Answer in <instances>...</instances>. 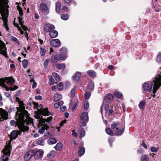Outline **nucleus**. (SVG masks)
<instances>
[{
    "mask_svg": "<svg viewBox=\"0 0 161 161\" xmlns=\"http://www.w3.org/2000/svg\"><path fill=\"white\" fill-rule=\"evenodd\" d=\"M50 113L47 108H44L36 116V118L39 119V126H42V128L38 130V132L41 134H43L45 130H47L49 128L48 125L49 122L52 120V118L51 117H47V119L41 118V116H48L50 115Z\"/></svg>",
    "mask_w": 161,
    "mask_h": 161,
    "instance_id": "obj_1",
    "label": "nucleus"
},
{
    "mask_svg": "<svg viewBox=\"0 0 161 161\" xmlns=\"http://www.w3.org/2000/svg\"><path fill=\"white\" fill-rule=\"evenodd\" d=\"M8 2V0H0V13L3 20V25L7 31L9 30L7 19L8 15V8H9Z\"/></svg>",
    "mask_w": 161,
    "mask_h": 161,
    "instance_id": "obj_2",
    "label": "nucleus"
},
{
    "mask_svg": "<svg viewBox=\"0 0 161 161\" xmlns=\"http://www.w3.org/2000/svg\"><path fill=\"white\" fill-rule=\"evenodd\" d=\"M33 119L31 118H28L27 120L25 119V114H23V117L21 118L20 121H18L17 125L19 129V131L23 133L27 132L29 129V127L28 126L30 124H33Z\"/></svg>",
    "mask_w": 161,
    "mask_h": 161,
    "instance_id": "obj_3",
    "label": "nucleus"
},
{
    "mask_svg": "<svg viewBox=\"0 0 161 161\" xmlns=\"http://www.w3.org/2000/svg\"><path fill=\"white\" fill-rule=\"evenodd\" d=\"M14 82L15 80L11 77H6L5 78H0V86L4 88L7 91H8L9 89L11 91L17 89L18 87L17 86H15L14 87H8L5 84V83L6 82L7 84H10V85L13 86Z\"/></svg>",
    "mask_w": 161,
    "mask_h": 161,
    "instance_id": "obj_4",
    "label": "nucleus"
},
{
    "mask_svg": "<svg viewBox=\"0 0 161 161\" xmlns=\"http://www.w3.org/2000/svg\"><path fill=\"white\" fill-rule=\"evenodd\" d=\"M161 86V72H159L151 82L150 87L148 89V91L150 92H151L153 87V93H155Z\"/></svg>",
    "mask_w": 161,
    "mask_h": 161,
    "instance_id": "obj_5",
    "label": "nucleus"
},
{
    "mask_svg": "<svg viewBox=\"0 0 161 161\" xmlns=\"http://www.w3.org/2000/svg\"><path fill=\"white\" fill-rule=\"evenodd\" d=\"M111 127L112 129L114 130L115 134L117 135H121L124 132V127L118 122L113 124L111 125Z\"/></svg>",
    "mask_w": 161,
    "mask_h": 161,
    "instance_id": "obj_6",
    "label": "nucleus"
},
{
    "mask_svg": "<svg viewBox=\"0 0 161 161\" xmlns=\"http://www.w3.org/2000/svg\"><path fill=\"white\" fill-rule=\"evenodd\" d=\"M11 146L10 144L7 145L3 151V155L1 157V159L3 161H7L8 159V157L10 155L11 150Z\"/></svg>",
    "mask_w": 161,
    "mask_h": 161,
    "instance_id": "obj_7",
    "label": "nucleus"
},
{
    "mask_svg": "<svg viewBox=\"0 0 161 161\" xmlns=\"http://www.w3.org/2000/svg\"><path fill=\"white\" fill-rule=\"evenodd\" d=\"M67 58L66 55H63V54L53 55L51 58V62L52 63H55L60 60H64Z\"/></svg>",
    "mask_w": 161,
    "mask_h": 161,
    "instance_id": "obj_8",
    "label": "nucleus"
},
{
    "mask_svg": "<svg viewBox=\"0 0 161 161\" xmlns=\"http://www.w3.org/2000/svg\"><path fill=\"white\" fill-rule=\"evenodd\" d=\"M4 43L0 40V53L2 54L5 57L8 58L7 49Z\"/></svg>",
    "mask_w": 161,
    "mask_h": 161,
    "instance_id": "obj_9",
    "label": "nucleus"
},
{
    "mask_svg": "<svg viewBox=\"0 0 161 161\" xmlns=\"http://www.w3.org/2000/svg\"><path fill=\"white\" fill-rule=\"evenodd\" d=\"M8 113L2 108H0V121H2L4 120H6L8 119Z\"/></svg>",
    "mask_w": 161,
    "mask_h": 161,
    "instance_id": "obj_10",
    "label": "nucleus"
},
{
    "mask_svg": "<svg viewBox=\"0 0 161 161\" xmlns=\"http://www.w3.org/2000/svg\"><path fill=\"white\" fill-rule=\"evenodd\" d=\"M23 114L22 113L19 115H16V119L17 121L16 122L14 120H11L10 122L11 125L12 126H17V123L18 121H20L21 118L23 117Z\"/></svg>",
    "mask_w": 161,
    "mask_h": 161,
    "instance_id": "obj_11",
    "label": "nucleus"
},
{
    "mask_svg": "<svg viewBox=\"0 0 161 161\" xmlns=\"http://www.w3.org/2000/svg\"><path fill=\"white\" fill-rule=\"evenodd\" d=\"M55 29L54 26L50 24H47L44 26V30L46 32H50Z\"/></svg>",
    "mask_w": 161,
    "mask_h": 161,
    "instance_id": "obj_12",
    "label": "nucleus"
},
{
    "mask_svg": "<svg viewBox=\"0 0 161 161\" xmlns=\"http://www.w3.org/2000/svg\"><path fill=\"white\" fill-rule=\"evenodd\" d=\"M40 9L45 15L49 13V9L47 6L43 3H41L40 5Z\"/></svg>",
    "mask_w": 161,
    "mask_h": 161,
    "instance_id": "obj_13",
    "label": "nucleus"
},
{
    "mask_svg": "<svg viewBox=\"0 0 161 161\" xmlns=\"http://www.w3.org/2000/svg\"><path fill=\"white\" fill-rule=\"evenodd\" d=\"M19 135H21V132L19 131L18 130H14L11 133L10 138L11 140L15 139Z\"/></svg>",
    "mask_w": 161,
    "mask_h": 161,
    "instance_id": "obj_14",
    "label": "nucleus"
},
{
    "mask_svg": "<svg viewBox=\"0 0 161 161\" xmlns=\"http://www.w3.org/2000/svg\"><path fill=\"white\" fill-rule=\"evenodd\" d=\"M19 104L20 108L19 107H17V110L18 112H21V113L19 114H18L17 113L16 115H19L22 113L25 115V114L23 112V111H25V108L23 102L22 101H20L19 103Z\"/></svg>",
    "mask_w": 161,
    "mask_h": 161,
    "instance_id": "obj_15",
    "label": "nucleus"
},
{
    "mask_svg": "<svg viewBox=\"0 0 161 161\" xmlns=\"http://www.w3.org/2000/svg\"><path fill=\"white\" fill-rule=\"evenodd\" d=\"M34 152L33 150H31L26 153L24 158L26 160H28L30 159L33 156Z\"/></svg>",
    "mask_w": 161,
    "mask_h": 161,
    "instance_id": "obj_16",
    "label": "nucleus"
},
{
    "mask_svg": "<svg viewBox=\"0 0 161 161\" xmlns=\"http://www.w3.org/2000/svg\"><path fill=\"white\" fill-rule=\"evenodd\" d=\"M80 119L83 121L87 122L88 120V113L86 112H83L82 113L80 116Z\"/></svg>",
    "mask_w": 161,
    "mask_h": 161,
    "instance_id": "obj_17",
    "label": "nucleus"
},
{
    "mask_svg": "<svg viewBox=\"0 0 161 161\" xmlns=\"http://www.w3.org/2000/svg\"><path fill=\"white\" fill-rule=\"evenodd\" d=\"M43 152L41 150H38L34 153L33 156L35 158L38 159L41 158L43 155Z\"/></svg>",
    "mask_w": 161,
    "mask_h": 161,
    "instance_id": "obj_18",
    "label": "nucleus"
},
{
    "mask_svg": "<svg viewBox=\"0 0 161 161\" xmlns=\"http://www.w3.org/2000/svg\"><path fill=\"white\" fill-rule=\"evenodd\" d=\"M60 42L58 39H53L51 41V44L54 47H57L60 44Z\"/></svg>",
    "mask_w": 161,
    "mask_h": 161,
    "instance_id": "obj_19",
    "label": "nucleus"
},
{
    "mask_svg": "<svg viewBox=\"0 0 161 161\" xmlns=\"http://www.w3.org/2000/svg\"><path fill=\"white\" fill-rule=\"evenodd\" d=\"M22 17H19L18 19L19 22L21 25V27L24 30L26 31L28 30V28L26 26L24 25H23L24 21L22 20Z\"/></svg>",
    "mask_w": 161,
    "mask_h": 161,
    "instance_id": "obj_20",
    "label": "nucleus"
},
{
    "mask_svg": "<svg viewBox=\"0 0 161 161\" xmlns=\"http://www.w3.org/2000/svg\"><path fill=\"white\" fill-rule=\"evenodd\" d=\"M53 98L54 101L57 102L62 99V96L60 94L56 93L54 95Z\"/></svg>",
    "mask_w": 161,
    "mask_h": 161,
    "instance_id": "obj_21",
    "label": "nucleus"
},
{
    "mask_svg": "<svg viewBox=\"0 0 161 161\" xmlns=\"http://www.w3.org/2000/svg\"><path fill=\"white\" fill-rule=\"evenodd\" d=\"M49 33L50 36L52 38L56 37L58 34V32L55 30H52Z\"/></svg>",
    "mask_w": 161,
    "mask_h": 161,
    "instance_id": "obj_22",
    "label": "nucleus"
},
{
    "mask_svg": "<svg viewBox=\"0 0 161 161\" xmlns=\"http://www.w3.org/2000/svg\"><path fill=\"white\" fill-rule=\"evenodd\" d=\"M57 142L56 139L54 138H51L47 140L48 143L49 145H52Z\"/></svg>",
    "mask_w": 161,
    "mask_h": 161,
    "instance_id": "obj_23",
    "label": "nucleus"
},
{
    "mask_svg": "<svg viewBox=\"0 0 161 161\" xmlns=\"http://www.w3.org/2000/svg\"><path fill=\"white\" fill-rule=\"evenodd\" d=\"M113 98L112 95L111 94H108L107 95H106L105 97V99L106 101L108 102L112 100Z\"/></svg>",
    "mask_w": 161,
    "mask_h": 161,
    "instance_id": "obj_24",
    "label": "nucleus"
},
{
    "mask_svg": "<svg viewBox=\"0 0 161 161\" xmlns=\"http://www.w3.org/2000/svg\"><path fill=\"white\" fill-rule=\"evenodd\" d=\"M78 155L80 156L83 155L85 152V148L84 147H80L78 149Z\"/></svg>",
    "mask_w": 161,
    "mask_h": 161,
    "instance_id": "obj_25",
    "label": "nucleus"
},
{
    "mask_svg": "<svg viewBox=\"0 0 161 161\" xmlns=\"http://www.w3.org/2000/svg\"><path fill=\"white\" fill-rule=\"evenodd\" d=\"M81 75V73L80 72H77L73 76V78L75 80H78L79 79Z\"/></svg>",
    "mask_w": 161,
    "mask_h": 161,
    "instance_id": "obj_26",
    "label": "nucleus"
},
{
    "mask_svg": "<svg viewBox=\"0 0 161 161\" xmlns=\"http://www.w3.org/2000/svg\"><path fill=\"white\" fill-rule=\"evenodd\" d=\"M63 146L62 143H58L54 147V148L57 151H59L62 149Z\"/></svg>",
    "mask_w": 161,
    "mask_h": 161,
    "instance_id": "obj_27",
    "label": "nucleus"
},
{
    "mask_svg": "<svg viewBox=\"0 0 161 161\" xmlns=\"http://www.w3.org/2000/svg\"><path fill=\"white\" fill-rule=\"evenodd\" d=\"M56 154V151L54 150H52L49 153L47 154V156L48 158H53L55 156Z\"/></svg>",
    "mask_w": 161,
    "mask_h": 161,
    "instance_id": "obj_28",
    "label": "nucleus"
},
{
    "mask_svg": "<svg viewBox=\"0 0 161 161\" xmlns=\"http://www.w3.org/2000/svg\"><path fill=\"white\" fill-rule=\"evenodd\" d=\"M88 75L91 77H95L96 76V73L92 70H89L87 71Z\"/></svg>",
    "mask_w": 161,
    "mask_h": 161,
    "instance_id": "obj_29",
    "label": "nucleus"
},
{
    "mask_svg": "<svg viewBox=\"0 0 161 161\" xmlns=\"http://www.w3.org/2000/svg\"><path fill=\"white\" fill-rule=\"evenodd\" d=\"M53 75L55 79L58 81L61 80V79L59 75L57 73L54 72L53 73Z\"/></svg>",
    "mask_w": 161,
    "mask_h": 161,
    "instance_id": "obj_30",
    "label": "nucleus"
},
{
    "mask_svg": "<svg viewBox=\"0 0 161 161\" xmlns=\"http://www.w3.org/2000/svg\"><path fill=\"white\" fill-rule=\"evenodd\" d=\"M78 131L80 135V137H82L85 136V131L82 128L78 129Z\"/></svg>",
    "mask_w": 161,
    "mask_h": 161,
    "instance_id": "obj_31",
    "label": "nucleus"
},
{
    "mask_svg": "<svg viewBox=\"0 0 161 161\" xmlns=\"http://www.w3.org/2000/svg\"><path fill=\"white\" fill-rule=\"evenodd\" d=\"M56 66L58 69H64L65 68V66L63 64H57Z\"/></svg>",
    "mask_w": 161,
    "mask_h": 161,
    "instance_id": "obj_32",
    "label": "nucleus"
},
{
    "mask_svg": "<svg viewBox=\"0 0 161 161\" xmlns=\"http://www.w3.org/2000/svg\"><path fill=\"white\" fill-rule=\"evenodd\" d=\"M64 103V102L63 101H60L58 102L55 103L54 105L55 107L56 108H58L59 107L62 105Z\"/></svg>",
    "mask_w": 161,
    "mask_h": 161,
    "instance_id": "obj_33",
    "label": "nucleus"
},
{
    "mask_svg": "<svg viewBox=\"0 0 161 161\" xmlns=\"http://www.w3.org/2000/svg\"><path fill=\"white\" fill-rule=\"evenodd\" d=\"M94 85L93 82L91 81L89 82L88 83V88L89 90H92L94 88Z\"/></svg>",
    "mask_w": 161,
    "mask_h": 161,
    "instance_id": "obj_34",
    "label": "nucleus"
},
{
    "mask_svg": "<svg viewBox=\"0 0 161 161\" xmlns=\"http://www.w3.org/2000/svg\"><path fill=\"white\" fill-rule=\"evenodd\" d=\"M76 93V91L75 89H72L70 93L69 94V96L70 97H73Z\"/></svg>",
    "mask_w": 161,
    "mask_h": 161,
    "instance_id": "obj_35",
    "label": "nucleus"
},
{
    "mask_svg": "<svg viewBox=\"0 0 161 161\" xmlns=\"http://www.w3.org/2000/svg\"><path fill=\"white\" fill-rule=\"evenodd\" d=\"M105 131L106 133L109 135L113 136V133L111 130L108 128H106Z\"/></svg>",
    "mask_w": 161,
    "mask_h": 161,
    "instance_id": "obj_36",
    "label": "nucleus"
},
{
    "mask_svg": "<svg viewBox=\"0 0 161 161\" xmlns=\"http://www.w3.org/2000/svg\"><path fill=\"white\" fill-rule=\"evenodd\" d=\"M145 102L143 101H141L139 104V107L140 109H143L145 107Z\"/></svg>",
    "mask_w": 161,
    "mask_h": 161,
    "instance_id": "obj_37",
    "label": "nucleus"
},
{
    "mask_svg": "<svg viewBox=\"0 0 161 161\" xmlns=\"http://www.w3.org/2000/svg\"><path fill=\"white\" fill-rule=\"evenodd\" d=\"M48 78L49 80V83L51 85L53 84L54 83V80L51 75L48 76Z\"/></svg>",
    "mask_w": 161,
    "mask_h": 161,
    "instance_id": "obj_38",
    "label": "nucleus"
},
{
    "mask_svg": "<svg viewBox=\"0 0 161 161\" xmlns=\"http://www.w3.org/2000/svg\"><path fill=\"white\" fill-rule=\"evenodd\" d=\"M57 87L59 91H62L63 88V83L61 82L58 83Z\"/></svg>",
    "mask_w": 161,
    "mask_h": 161,
    "instance_id": "obj_39",
    "label": "nucleus"
},
{
    "mask_svg": "<svg viewBox=\"0 0 161 161\" xmlns=\"http://www.w3.org/2000/svg\"><path fill=\"white\" fill-rule=\"evenodd\" d=\"M17 8L19 12V14L20 15V17H22V16L23 15V11L19 5H18L17 6Z\"/></svg>",
    "mask_w": 161,
    "mask_h": 161,
    "instance_id": "obj_40",
    "label": "nucleus"
},
{
    "mask_svg": "<svg viewBox=\"0 0 161 161\" xmlns=\"http://www.w3.org/2000/svg\"><path fill=\"white\" fill-rule=\"evenodd\" d=\"M37 143L39 145L43 146L44 144V141L43 139H40L37 142Z\"/></svg>",
    "mask_w": 161,
    "mask_h": 161,
    "instance_id": "obj_41",
    "label": "nucleus"
},
{
    "mask_svg": "<svg viewBox=\"0 0 161 161\" xmlns=\"http://www.w3.org/2000/svg\"><path fill=\"white\" fill-rule=\"evenodd\" d=\"M22 64L24 68H27L28 65V61L26 59H24L22 62Z\"/></svg>",
    "mask_w": 161,
    "mask_h": 161,
    "instance_id": "obj_42",
    "label": "nucleus"
},
{
    "mask_svg": "<svg viewBox=\"0 0 161 161\" xmlns=\"http://www.w3.org/2000/svg\"><path fill=\"white\" fill-rule=\"evenodd\" d=\"M157 61L159 63H161V53L159 52L156 58Z\"/></svg>",
    "mask_w": 161,
    "mask_h": 161,
    "instance_id": "obj_43",
    "label": "nucleus"
},
{
    "mask_svg": "<svg viewBox=\"0 0 161 161\" xmlns=\"http://www.w3.org/2000/svg\"><path fill=\"white\" fill-rule=\"evenodd\" d=\"M149 84L148 83H145L142 86V88L144 91H147L149 87Z\"/></svg>",
    "mask_w": 161,
    "mask_h": 161,
    "instance_id": "obj_44",
    "label": "nucleus"
},
{
    "mask_svg": "<svg viewBox=\"0 0 161 161\" xmlns=\"http://www.w3.org/2000/svg\"><path fill=\"white\" fill-rule=\"evenodd\" d=\"M114 95L115 97L119 98H120L122 95L121 93L117 92H114Z\"/></svg>",
    "mask_w": 161,
    "mask_h": 161,
    "instance_id": "obj_45",
    "label": "nucleus"
},
{
    "mask_svg": "<svg viewBox=\"0 0 161 161\" xmlns=\"http://www.w3.org/2000/svg\"><path fill=\"white\" fill-rule=\"evenodd\" d=\"M40 49H41L40 53L41 55L42 56H44L45 54V49L41 47H40Z\"/></svg>",
    "mask_w": 161,
    "mask_h": 161,
    "instance_id": "obj_46",
    "label": "nucleus"
},
{
    "mask_svg": "<svg viewBox=\"0 0 161 161\" xmlns=\"http://www.w3.org/2000/svg\"><path fill=\"white\" fill-rule=\"evenodd\" d=\"M60 4L59 2H57L56 4V11L59 12L60 11Z\"/></svg>",
    "mask_w": 161,
    "mask_h": 161,
    "instance_id": "obj_47",
    "label": "nucleus"
},
{
    "mask_svg": "<svg viewBox=\"0 0 161 161\" xmlns=\"http://www.w3.org/2000/svg\"><path fill=\"white\" fill-rule=\"evenodd\" d=\"M69 16L67 14H64L61 16V18L62 19L67 20L68 19Z\"/></svg>",
    "mask_w": 161,
    "mask_h": 161,
    "instance_id": "obj_48",
    "label": "nucleus"
},
{
    "mask_svg": "<svg viewBox=\"0 0 161 161\" xmlns=\"http://www.w3.org/2000/svg\"><path fill=\"white\" fill-rule=\"evenodd\" d=\"M89 107V103L88 101H85L84 104V109H86L88 108Z\"/></svg>",
    "mask_w": 161,
    "mask_h": 161,
    "instance_id": "obj_49",
    "label": "nucleus"
},
{
    "mask_svg": "<svg viewBox=\"0 0 161 161\" xmlns=\"http://www.w3.org/2000/svg\"><path fill=\"white\" fill-rule=\"evenodd\" d=\"M60 51L62 53L64 54V55H66L67 56V55L66 54L67 50L66 48L64 47L61 48L60 49Z\"/></svg>",
    "mask_w": 161,
    "mask_h": 161,
    "instance_id": "obj_50",
    "label": "nucleus"
},
{
    "mask_svg": "<svg viewBox=\"0 0 161 161\" xmlns=\"http://www.w3.org/2000/svg\"><path fill=\"white\" fill-rule=\"evenodd\" d=\"M149 158L146 155H144L142 157V161H148Z\"/></svg>",
    "mask_w": 161,
    "mask_h": 161,
    "instance_id": "obj_51",
    "label": "nucleus"
},
{
    "mask_svg": "<svg viewBox=\"0 0 161 161\" xmlns=\"http://www.w3.org/2000/svg\"><path fill=\"white\" fill-rule=\"evenodd\" d=\"M91 95V93L89 92H86L85 94V98L86 99H88Z\"/></svg>",
    "mask_w": 161,
    "mask_h": 161,
    "instance_id": "obj_52",
    "label": "nucleus"
},
{
    "mask_svg": "<svg viewBox=\"0 0 161 161\" xmlns=\"http://www.w3.org/2000/svg\"><path fill=\"white\" fill-rule=\"evenodd\" d=\"M158 148H155L153 147H152L150 148V150L152 152H157L158 151Z\"/></svg>",
    "mask_w": 161,
    "mask_h": 161,
    "instance_id": "obj_53",
    "label": "nucleus"
},
{
    "mask_svg": "<svg viewBox=\"0 0 161 161\" xmlns=\"http://www.w3.org/2000/svg\"><path fill=\"white\" fill-rule=\"evenodd\" d=\"M60 109L62 111H64L66 109V107L65 106L62 105L60 107Z\"/></svg>",
    "mask_w": 161,
    "mask_h": 161,
    "instance_id": "obj_54",
    "label": "nucleus"
},
{
    "mask_svg": "<svg viewBox=\"0 0 161 161\" xmlns=\"http://www.w3.org/2000/svg\"><path fill=\"white\" fill-rule=\"evenodd\" d=\"M49 60H45L44 63V64L45 67L46 68L47 67Z\"/></svg>",
    "mask_w": 161,
    "mask_h": 161,
    "instance_id": "obj_55",
    "label": "nucleus"
},
{
    "mask_svg": "<svg viewBox=\"0 0 161 161\" xmlns=\"http://www.w3.org/2000/svg\"><path fill=\"white\" fill-rule=\"evenodd\" d=\"M12 39L17 44H19V42L18 40L14 36H13Z\"/></svg>",
    "mask_w": 161,
    "mask_h": 161,
    "instance_id": "obj_56",
    "label": "nucleus"
},
{
    "mask_svg": "<svg viewBox=\"0 0 161 161\" xmlns=\"http://www.w3.org/2000/svg\"><path fill=\"white\" fill-rule=\"evenodd\" d=\"M35 99L36 100H41L42 99V97L41 96H40V95H38L37 96H36L35 97Z\"/></svg>",
    "mask_w": 161,
    "mask_h": 161,
    "instance_id": "obj_57",
    "label": "nucleus"
},
{
    "mask_svg": "<svg viewBox=\"0 0 161 161\" xmlns=\"http://www.w3.org/2000/svg\"><path fill=\"white\" fill-rule=\"evenodd\" d=\"M109 106L108 104H106L105 106V110L106 112H107L109 109Z\"/></svg>",
    "mask_w": 161,
    "mask_h": 161,
    "instance_id": "obj_58",
    "label": "nucleus"
},
{
    "mask_svg": "<svg viewBox=\"0 0 161 161\" xmlns=\"http://www.w3.org/2000/svg\"><path fill=\"white\" fill-rule=\"evenodd\" d=\"M141 145L145 149H146L147 148V147L146 144H145L144 141H142V143Z\"/></svg>",
    "mask_w": 161,
    "mask_h": 161,
    "instance_id": "obj_59",
    "label": "nucleus"
},
{
    "mask_svg": "<svg viewBox=\"0 0 161 161\" xmlns=\"http://www.w3.org/2000/svg\"><path fill=\"white\" fill-rule=\"evenodd\" d=\"M86 121H84L82 122H80V126H85L86 125Z\"/></svg>",
    "mask_w": 161,
    "mask_h": 161,
    "instance_id": "obj_60",
    "label": "nucleus"
},
{
    "mask_svg": "<svg viewBox=\"0 0 161 161\" xmlns=\"http://www.w3.org/2000/svg\"><path fill=\"white\" fill-rule=\"evenodd\" d=\"M5 96L8 98H10L11 96L10 93L8 92H6L5 93Z\"/></svg>",
    "mask_w": 161,
    "mask_h": 161,
    "instance_id": "obj_61",
    "label": "nucleus"
},
{
    "mask_svg": "<svg viewBox=\"0 0 161 161\" xmlns=\"http://www.w3.org/2000/svg\"><path fill=\"white\" fill-rule=\"evenodd\" d=\"M108 111L109 115H111L113 112V110L112 108H109Z\"/></svg>",
    "mask_w": 161,
    "mask_h": 161,
    "instance_id": "obj_62",
    "label": "nucleus"
},
{
    "mask_svg": "<svg viewBox=\"0 0 161 161\" xmlns=\"http://www.w3.org/2000/svg\"><path fill=\"white\" fill-rule=\"evenodd\" d=\"M21 93V91L20 90H18L16 93L15 96L16 97L19 96Z\"/></svg>",
    "mask_w": 161,
    "mask_h": 161,
    "instance_id": "obj_63",
    "label": "nucleus"
},
{
    "mask_svg": "<svg viewBox=\"0 0 161 161\" xmlns=\"http://www.w3.org/2000/svg\"><path fill=\"white\" fill-rule=\"evenodd\" d=\"M68 8L67 7L64 6L62 8V10H64V12H66L67 11Z\"/></svg>",
    "mask_w": 161,
    "mask_h": 161,
    "instance_id": "obj_64",
    "label": "nucleus"
}]
</instances>
